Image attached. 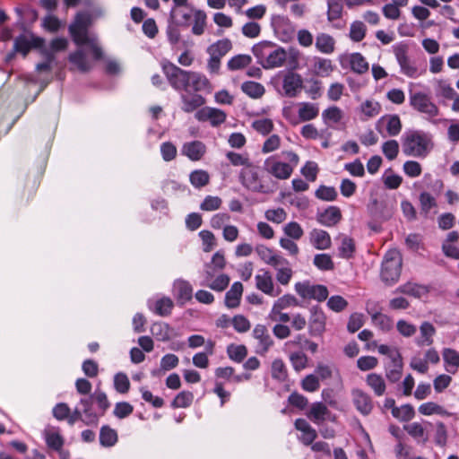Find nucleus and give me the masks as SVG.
I'll list each match as a JSON object with an SVG mask.
<instances>
[{
  "label": "nucleus",
  "mask_w": 459,
  "mask_h": 459,
  "mask_svg": "<svg viewBox=\"0 0 459 459\" xmlns=\"http://www.w3.org/2000/svg\"><path fill=\"white\" fill-rule=\"evenodd\" d=\"M310 242L319 250L328 249L332 244L330 235L325 230L317 229L310 232Z\"/></svg>",
  "instance_id": "29"
},
{
  "label": "nucleus",
  "mask_w": 459,
  "mask_h": 459,
  "mask_svg": "<svg viewBox=\"0 0 459 459\" xmlns=\"http://www.w3.org/2000/svg\"><path fill=\"white\" fill-rule=\"evenodd\" d=\"M211 89V83L207 77L198 72L189 71L187 78V91L193 90L195 92L209 91Z\"/></svg>",
  "instance_id": "21"
},
{
  "label": "nucleus",
  "mask_w": 459,
  "mask_h": 459,
  "mask_svg": "<svg viewBox=\"0 0 459 459\" xmlns=\"http://www.w3.org/2000/svg\"><path fill=\"white\" fill-rule=\"evenodd\" d=\"M174 290L178 301L182 305L191 300L193 297V288L188 281L184 280L176 281Z\"/></svg>",
  "instance_id": "31"
},
{
  "label": "nucleus",
  "mask_w": 459,
  "mask_h": 459,
  "mask_svg": "<svg viewBox=\"0 0 459 459\" xmlns=\"http://www.w3.org/2000/svg\"><path fill=\"white\" fill-rule=\"evenodd\" d=\"M193 17L194 24L192 26V33L200 36L204 32L206 26V13L202 10H195Z\"/></svg>",
  "instance_id": "43"
},
{
  "label": "nucleus",
  "mask_w": 459,
  "mask_h": 459,
  "mask_svg": "<svg viewBox=\"0 0 459 459\" xmlns=\"http://www.w3.org/2000/svg\"><path fill=\"white\" fill-rule=\"evenodd\" d=\"M360 112L367 117H374L381 111V105L375 100H367L359 107Z\"/></svg>",
  "instance_id": "51"
},
{
  "label": "nucleus",
  "mask_w": 459,
  "mask_h": 459,
  "mask_svg": "<svg viewBox=\"0 0 459 459\" xmlns=\"http://www.w3.org/2000/svg\"><path fill=\"white\" fill-rule=\"evenodd\" d=\"M316 197L322 201H333L337 197V191L333 186H321L316 191Z\"/></svg>",
  "instance_id": "64"
},
{
  "label": "nucleus",
  "mask_w": 459,
  "mask_h": 459,
  "mask_svg": "<svg viewBox=\"0 0 459 459\" xmlns=\"http://www.w3.org/2000/svg\"><path fill=\"white\" fill-rule=\"evenodd\" d=\"M173 301L169 298H162L155 302L154 312L160 316H167L171 313Z\"/></svg>",
  "instance_id": "53"
},
{
  "label": "nucleus",
  "mask_w": 459,
  "mask_h": 459,
  "mask_svg": "<svg viewBox=\"0 0 459 459\" xmlns=\"http://www.w3.org/2000/svg\"><path fill=\"white\" fill-rule=\"evenodd\" d=\"M252 53L264 69L281 67L287 58L285 49L271 41H262L254 45Z\"/></svg>",
  "instance_id": "3"
},
{
  "label": "nucleus",
  "mask_w": 459,
  "mask_h": 459,
  "mask_svg": "<svg viewBox=\"0 0 459 459\" xmlns=\"http://www.w3.org/2000/svg\"><path fill=\"white\" fill-rule=\"evenodd\" d=\"M299 306V300L291 294H285L276 299L271 309L283 310L291 307Z\"/></svg>",
  "instance_id": "47"
},
{
  "label": "nucleus",
  "mask_w": 459,
  "mask_h": 459,
  "mask_svg": "<svg viewBox=\"0 0 459 459\" xmlns=\"http://www.w3.org/2000/svg\"><path fill=\"white\" fill-rule=\"evenodd\" d=\"M294 426L297 430L301 432V436L299 437L300 442L305 446L311 445L317 437V433L315 429L305 419H297Z\"/></svg>",
  "instance_id": "19"
},
{
  "label": "nucleus",
  "mask_w": 459,
  "mask_h": 459,
  "mask_svg": "<svg viewBox=\"0 0 459 459\" xmlns=\"http://www.w3.org/2000/svg\"><path fill=\"white\" fill-rule=\"evenodd\" d=\"M342 0H327V20L333 22L342 17Z\"/></svg>",
  "instance_id": "46"
},
{
  "label": "nucleus",
  "mask_w": 459,
  "mask_h": 459,
  "mask_svg": "<svg viewBox=\"0 0 459 459\" xmlns=\"http://www.w3.org/2000/svg\"><path fill=\"white\" fill-rule=\"evenodd\" d=\"M114 386L117 392L126 394L130 389V381L125 373H117L114 377Z\"/></svg>",
  "instance_id": "61"
},
{
  "label": "nucleus",
  "mask_w": 459,
  "mask_h": 459,
  "mask_svg": "<svg viewBox=\"0 0 459 459\" xmlns=\"http://www.w3.org/2000/svg\"><path fill=\"white\" fill-rule=\"evenodd\" d=\"M419 412L422 415L429 416L432 414H444L445 410L442 406L436 403L428 402L420 405Z\"/></svg>",
  "instance_id": "63"
},
{
  "label": "nucleus",
  "mask_w": 459,
  "mask_h": 459,
  "mask_svg": "<svg viewBox=\"0 0 459 459\" xmlns=\"http://www.w3.org/2000/svg\"><path fill=\"white\" fill-rule=\"evenodd\" d=\"M272 377L280 381H284L287 378L286 366L281 359H276L273 361Z\"/></svg>",
  "instance_id": "57"
},
{
  "label": "nucleus",
  "mask_w": 459,
  "mask_h": 459,
  "mask_svg": "<svg viewBox=\"0 0 459 459\" xmlns=\"http://www.w3.org/2000/svg\"><path fill=\"white\" fill-rule=\"evenodd\" d=\"M161 67L169 83L174 90L187 91L189 71L183 70L169 61H163Z\"/></svg>",
  "instance_id": "5"
},
{
  "label": "nucleus",
  "mask_w": 459,
  "mask_h": 459,
  "mask_svg": "<svg viewBox=\"0 0 459 459\" xmlns=\"http://www.w3.org/2000/svg\"><path fill=\"white\" fill-rule=\"evenodd\" d=\"M409 99L411 107L427 117L432 118L439 114L437 106L428 94L421 91L411 92Z\"/></svg>",
  "instance_id": "6"
},
{
  "label": "nucleus",
  "mask_w": 459,
  "mask_h": 459,
  "mask_svg": "<svg viewBox=\"0 0 459 459\" xmlns=\"http://www.w3.org/2000/svg\"><path fill=\"white\" fill-rule=\"evenodd\" d=\"M366 35V26L362 22L356 21L351 24L350 38L354 42L361 41Z\"/></svg>",
  "instance_id": "56"
},
{
  "label": "nucleus",
  "mask_w": 459,
  "mask_h": 459,
  "mask_svg": "<svg viewBox=\"0 0 459 459\" xmlns=\"http://www.w3.org/2000/svg\"><path fill=\"white\" fill-rule=\"evenodd\" d=\"M183 155L193 161L200 160L206 152V146L201 141H191L185 143L181 148Z\"/></svg>",
  "instance_id": "17"
},
{
  "label": "nucleus",
  "mask_w": 459,
  "mask_h": 459,
  "mask_svg": "<svg viewBox=\"0 0 459 459\" xmlns=\"http://www.w3.org/2000/svg\"><path fill=\"white\" fill-rule=\"evenodd\" d=\"M372 321L374 325L378 326L382 331L388 332L393 327L392 319L382 313H375L372 315Z\"/></svg>",
  "instance_id": "59"
},
{
  "label": "nucleus",
  "mask_w": 459,
  "mask_h": 459,
  "mask_svg": "<svg viewBox=\"0 0 459 459\" xmlns=\"http://www.w3.org/2000/svg\"><path fill=\"white\" fill-rule=\"evenodd\" d=\"M258 171V167L250 163L246 168H242L239 174L240 181L249 190L266 193L268 188L262 184Z\"/></svg>",
  "instance_id": "7"
},
{
  "label": "nucleus",
  "mask_w": 459,
  "mask_h": 459,
  "mask_svg": "<svg viewBox=\"0 0 459 459\" xmlns=\"http://www.w3.org/2000/svg\"><path fill=\"white\" fill-rule=\"evenodd\" d=\"M342 219V212L336 206H329L323 212L317 213V221L320 224L332 227L336 225Z\"/></svg>",
  "instance_id": "23"
},
{
  "label": "nucleus",
  "mask_w": 459,
  "mask_h": 459,
  "mask_svg": "<svg viewBox=\"0 0 459 459\" xmlns=\"http://www.w3.org/2000/svg\"><path fill=\"white\" fill-rule=\"evenodd\" d=\"M395 292H400L414 298H421L429 293V288L424 285H420L414 282L408 281L399 286Z\"/></svg>",
  "instance_id": "33"
},
{
  "label": "nucleus",
  "mask_w": 459,
  "mask_h": 459,
  "mask_svg": "<svg viewBox=\"0 0 459 459\" xmlns=\"http://www.w3.org/2000/svg\"><path fill=\"white\" fill-rule=\"evenodd\" d=\"M303 89V80L300 74L287 72L282 78L283 95L288 98L297 97Z\"/></svg>",
  "instance_id": "10"
},
{
  "label": "nucleus",
  "mask_w": 459,
  "mask_h": 459,
  "mask_svg": "<svg viewBox=\"0 0 459 459\" xmlns=\"http://www.w3.org/2000/svg\"><path fill=\"white\" fill-rule=\"evenodd\" d=\"M252 335L258 342L256 352L259 354H265L274 344V342L264 325L259 324L255 325Z\"/></svg>",
  "instance_id": "12"
},
{
  "label": "nucleus",
  "mask_w": 459,
  "mask_h": 459,
  "mask_svg": "<svg viewBox=\"0 0 459 459\" xmlns=\"http://www.w3.org/2000/svg\"><path fill=\"white\" fill-rule=\"evenodd\" d=\"M402 255L399 251L389 250L383 260L381 267V279L386 284L396 282L402 270Z\"/></svg>",
  "instance_id": "4"
},
{
  "label": "nucleus",
  "mask_w": 459,
  "mask_h": 459,
  "mask_svg": "<svg viewBox=\"0 0 459 459\" xmlns=\"http://www.w3.org/2000/svg\"><path fill=\"white\" fill-rule=\"evenodd\" d=\"M180 99L182 101L181 109L186 113H192L205 104V99L200 94H182Z\"/></svg>",
  "instance_id": "27"
},
{
  "label": "nucleus",
  "mask_w": 459,
  "mask_h": 459,
  "mask_svg": "<svg viewBox=\"0 0 459 459\" xmlns=\"http://www.w3.org/2000/svg\"><path fill=\"white\" fill-rule=\"evenodd\" d=\"M366 383L377 396H382L385 394L386 385L381 375L376 373L368 374L366 377Z\"/></svg>",
  "instance_id": "36"
},
{
  "label": "nucleus",
  "mask_w": 459,
  "mask_h": 459,
  "mask_svg": "<svg viewBox=\"0 0 459 459\" xmlns=\"http://www.w3.org/2000/svg\"><path fill=\"white\" fill-rule=\"evenodd\" d=\"M189 180L193 186L201 188L209 183L210 176L205 170L196 169L190 173Z\"/></svg>",
  "instance_id": "45"
},
{
  "label": "nucleus",
  "mask_w": 459,
  "mask_h": 459,
  "mask_svg": "<svg viewBox=\"0 0 459 459\" xmlns=\"http://www.w3.org/2000/svg\"><path fill=\"white\" fill-rule=\"evenodd\" d=\"M309 333L313 336L322 335L325 331L326 317L318 307H313L310 310Z\"/></svg>",
  "instance_id": "15"
},
{
  "label": "nucleus",
  "mask_w": 459,
  "mask_h": 459,
  "mask_svg": "<svg viewBox=\"0 0 459 459\" xmlns=\"http://www.w3.org/2000/svg\"><path fill=\"white\" fill-rule=\"evenodd\" d=\"M392 356L393 359L385 368V377L390 382L396 383L402 377L403 363L400 353H394Z\"/></svg>",
  "instance_id": "22"
},
{
  "label": "nucleus",
  "mask_w": 459,
  "mask_h": 459,
  "mask_svg": "<svg viewBox=\"0 0 459 459\" xmlns=\"http://www.w3.org/2000/svg\"><path fill=\"white\" fill-rule=\"evenodd\" d=\"M315 47L320 53L332 54L335 49V39L330 34L318 33L316 37Z\"/></svg>",
  "instance_id": "28"
},
{
  "label": "nucleus",
  "mask_w": 459,
  "mask_h": 459,
  "mask_svg": "<svg viewBox=\"0 0 459 459\" xmlns=\"http://www.w3.org/2000/svg\"><path fill=\"white\" fill-rule=\"evenodd\" d=\"M433 147L434 143L429 133L411 130L402 136V150L406 156L423 159L429 155Z\"/></svg>",
  "instance_id": "2"
},
{
  "label": "nucleus",
  "mask_w": 459,
  "mask_h": 459,
  "mask_svg": "<svg viewBox=\"0 0 459 459\" xmlns=\"http://www.w3.org/2000/svg\"><path fill=\"white\" fill-rule=\"evenodd\" d=\"M265 165L268 172L279 179L289 178L293 171V168L286 162L267 160Z\"/></svg>",
  "instance_id": "25"
},
{
  "label": "nucleus",
  "mask_w": 459,
  "mask_h": 459,
  "mask_svg": "<svg viewBox=\"0 0 459 459\" xmlns=\"http://www.w3.org/2000/svg\"><path fill=\"white\" fill-rule=\"evenodd\" d=\"M314 69L317 75L325 77L330 75L333 71V65L330 59L316 57Z\"/></svg>",
  "instance_id": "44"
},
{
  "label": "nucleus",
  "mask_w": 459,
  "mask_h": 459,
  "mask_svg": "<svg viewBox=\"0 0 459 459\" xmlns=\"http://www.w3.org/2000/svg\"><path fill=\"white\" fill-rule=\"evenodd\" d=\"M44 437L47 446L55 451L60 452L63 448L65 440L63 437L54 428H48L44 430Z\"/></svg>",
  "instance_id": "34"
},
{
  "label": "nucleus",
  "mask_w": 459,
  "mask_h": 459,
  "mask_svg": "<svg viewBox=\"0 0 459 459\" xmlns=\"http://www.w3.org/2000/svg\"><path fill=\"white\" fill-rule=\"evenodd\" d=\"M351 69L359 74L366 73L369 66L365 57L360 53H353L350 56Z\"/></svg>",
  "instance_id": "39"
},
{
  "label": "nucleus",
  "mask_w": 459,
  "mask_h": 459,
  "mask_svg": "<svg viewBox=\"0 0 459 459\" xmlns=\"http://www.w3.org/2000/svg\"><path fill=\"white\" fill-rule=\"evenodd\" d=\"M290 361L293 368L299 372L307 368L308 358L304 352L297 351L290 355Z\"/></svg>",
  "instance_id": "55"
},
{
  "label": "nucleus",
  "mask_w": 459,
  "mask_h": 459,
  "mask_svg": "<svg viewBox=\"0 0 459 459\" xmlns=\"http://www.w3.org/2000/svg\"><path fill=\"white\" fill-rule=\"evenodd\" d=\"M229 358L235 362H241L247 355V349L245 345L230 344L227 348Z\"/></svg>",
  "instance_id": "49"
},
{
  "label": "nucleus",
  "mask_w": 459,
  "mask_h": 459,
  "mask_svg": "<svg viewBox=\"0 0 459 459\" xmlns=\"http://www.w3.org/2000/svg\"><path fill=\"white\" fill-rule=\"evenodd\" d=\"M435 334L436 328L434 325L425 321L420 326V337L417 339L416 342L419 346H430L434 342L433 337Z\"/></svg>",
  "instance_id": "32"
},
{
  "label": "nucleus",
  "mask_w": 459,
  "mask_h": 459,
  "mask_svg": "<svg viewBox=\"0 0 459 459\" xmlns=\"http://www.w3.org/2000/svg\"><path fill=\"white\" fill-rule=\"evenodd\" d=\"M352 403L357 411L366 416L371 413L373 410V402L368 394L361 389L351 390Z\"/></svg>",
  "instance_id": "14"
},
{
  "label": "nucleus",
  "mask_w": 459,
  "mask_h": 459,
  "mask_svg": "<svg viewBox=\"0 0 459 459\" xmlns=\"http://www.w3.org/2000/svg\"><path fill=\"white\" fill-rule=\"evenodd\" d=\"M394 56L396 60L401 67V71L403 74L407 75L408 77L414 78L418 74L417 68L411 64L410 59L408 57V47L405 44L400 43L394 45Z\"/></svg>",
  "instance_id": "9"
},
{
  "label": "nucleus",
  "mask_w": 459,
  "mask_h": 459,
  "mask_svg": "<svg viewBox=\"0 0 459 459\" xmlns=\"http://www.w3.org/2000/svg\"><path fill=\"white\" fill-rule=\"evenodd\" d=\"M117 442V433L109 426H102L100 431V443L103 446H112Z\"/></svg>",
  "instance_id": "38"
},
{
  "label": "nucleus",
  "mask_w": 459,
  "mask_h": 459,
  "mask_svg": "<svg viewBox=\"0 0 459 459\" xmlns=\"http://www.w3.org/2000/svg\"><path fill=\"white\" fill-rule=\"evenodd\" d=\"M42 43L40 38H33L30 41L25 35H20L14 39L13 51L26 56L32 47H40Z\"/></svg>",
  "instance_id": "26"
},
{
  "label": "nucleus",
  "mask_w": 459,
  "mask_h": 459,
  "mask_svg": "<svg viewBox=\"0 0 459 459\" xmlns=\"http://www.w3.org/2000/svg\"><path fill=\"white\" fill-rule=\"evenodd\" d=\"M194 400V394L189 391H182L178 393L171 402L173 408H186L189 407Z\"/></svg>",
  "instance_id": "48"
},
{
  "label": "nucleus",
  "mask_w": 459,
  "mask_h": 459,
  "mask_svg": "<svg viewBox=\"0 0 459 459\" xmlns=\"http://www.w3.org/2000/svg\"><path fill=\"white\" fill-rule=\"evenodd\" d=\"M69 62L81 73H88L92 69V63L82 48H78L68 56Z\"/></svg>",
  "instance_id": "20"
},
{
  "label": "nucleus",
  "mask_w": 459,
  "mask_h": 459,
  "mask_svg": "<svg viewBox=\"0 0 459 459\" xmlns=\"http://www.w3.org/2000/svg\"><path fill=\"white\" fill-rule=\"evenodd\" d=\"M241 90L253 99L261 98L265 91L264 87L261 83L252 81L243 82Z\"/></svg>",
  "instance_id": "40"
},
{
  "label": "nucleus",
  "mask_w": 459,
  "mask_h": 459,
  "mask_svg": "<svg viewBox=\"0 0 459 459\" xmlns=\"http://www.w3.org/2000/svg\"><path fill=\"white\" fill-rule=\"evenodd\" d=\"M252 127L263 135L270 134L273 129V123L270 118H262L253 121Z\"/></svg>",
  "instance_id": "60"
},
{
  "label": "nucleus",
  "mask_w": 459,
  "mask_h": 459,
  "mask_svg": "<svg viewBox=\"0 0 459 459\" xmlns=\"http://www.w3.org/2000/svg\"><path fill=\"white\" fill-rule=\"evenodd\" d=\"M392 415L400 421H409L415 416V411L412 405L407 403L401 407L393 408Z\"/></svg>",
  "instance_id": "42"
},
{
  "label": "nucleus",
  "mask_w": 459,
  "mask_h": 459,
  "mask_svg": "<svg viewBox=\"0 0 459 459\" xmlns=\"http://www.w3.org/2000/svg\"><path fill=\"white\" fill-rule=\"evenodd\" d=\"M243 293V285L239 281L234 282L225 295V305L229 308H235L239 306Z\"/></svg>",
  "instance_id": "30"
},
{
  "label": "nucleus",
  "mask_w": 459,
  "mask_h": 459,
  "mask_svg": "<svg viewBox=\"0 0 459 459\" xmlns=\"http://www.w3.org/2000/svg\"><path fill=\"white\" fill-rule=\"evenodd\" d=\"M258 256L271 266L287 265L288 260L283 256L277 255L273 249L265 246H258L255 248Z\"/></svg>",
  "instance_id": "18"
},
{
  "label": "nucleus",
  "mask_w": 459,
  "mask_h": 459,
  "mask_svg": "<svg viewBox=\"0 0 459 459\" xmlns=\"http://www.w3.org/2000/svg\"><path fill=\"white\" fill-rule=\"evenodd\" d=\"M299 117L300 121H310L315 119L319 114V108L317 104L311 102H300L299 103Z\"/></svg>",
  "instance_id": "35"
},
{
  "label": "nucleus",
  "mask_w": 459,
  "mask_h": 459,
  "mask_svg": "<svg viewBox=\"0 0 459 459\" xmlns=\"http://www.w3.org/2000/svg\"><path fill=\"white\" fill-rule=\"evenodd\" d=\"M232 48L231 41L229 39H223L212 44L207 48L209 56H213L218 58L223 57Z\"/></svg>",
  "instance_id": "37"
},
{
  "label": "nucleus",
  "mask_w": 459,
  "mask_h": 459,
  "mask_svg": "<svg viewBox=\"0 0 459 459\" xmlns=\"http://www.w3.org/2000/svg\"><path fill=\"white\" fill-rule=\"evenodd\" d=\"M276 270V280L281 285H288L293 275L292 269L287 265L273 266Z\"/></svg>",
  "instance_id": "54"
},
{
  "label": "nucleus",
  "mask_w": 459,
  "mask_h": 459,
  "mask_svg": "<svg viewBox=\"0 0 459 459\" xmlns=\"http://www.w3.org/2000/svg\"><path fill=\"white\" fill-rule=\"evenodd\" d=\"M338 250L340 256L342 258H351L355 251L354 240L350 237L343 236Z\"/></svg>",
  "instance_id": "52"
},
{
  "label": "nucleus",
  "mask_w": 459,
  "mask_h": 459,
  "mask_svg": "<svg viewBox=\"0 0 459 459\" xmlns=\"http://www.w3.org/2000/svg\"><path fill=\"white\" fill-rule=\"evenodd\" d=\"M296 292L305 299L324 301L328 297V290L324 285H313L309 281L297 282L294 286Z\"/></svg>",
  "instance_id": "8"
},
{
  "label": "nucleus",
  "mask_w": 459,
  "mask_h": 459,
  "mask_svg": "<svg viewBox=\"0 0 459 459\" xmlns=\"http://www.w3.org/2000/svg\"><path fill=\"white\" fill-rule=\"evenodd\" d=\"M307 416L316 424H320L326 420H333L334 419L327 406L321 402L312 403Z\"/></svg>",
  "instance_id": "16"
},
{
  "label": "nucleus",
  "mask_w": 459,
  "mask_h": 459,
  "mask_svg": "<svg viewBox=\"0 0 459 459\" xmlns=\"http://www.w3.org/2000/svg\"><path fill=\"white\" fill-rule=\"evenodd\" d=\"M195 10H187L186 7H173L170 10V19L176 26L188 27Z\"/></svg>",
  "instance_id": "24"
},
{
  "label": "nucleus",
  "mask_w": 459,
  "mask_h": 459,
  "mask_svg": "<svg viewBox=\"0 0 459 459\" xmlns=\"http://www.w3.org/2000/svg\"><path fill=\"white\" fill-rule=\"evenodd\" d=\"M256 288L266 295L278 297L281 293L279 287H275L270 272L263 270L262 273L255 277Z\"/></svg>",
  "instance_id": "13"
},
{
  "label": "nucleus",
  "mask_w": 459,
  "mask_h": 459,
  "mask_svg": "<svg viewBox=\"0 0 459 459\" xmlns=\"http://www.w3.org/2000/svg\"><path fill=\"white\" fill-rule=\"evenodd\" d=\"M251 62L252 58L249 55H237L228 61L227 66L229 70L236 71L247 66Z\"/></svg>",
  "instance_id": "50"
},
{
  "label": "nucleus",
  "mask_w": 459,
  "mask_h": 459,
  "mask_svg": "<svg viewBox=\"0 0 459 459\" xmlns=\"http://www.w3.org/2000/svg\"><path fill=\"white\" fill-rule=\"evenodd\" d=\"M91 23V15L87 12H78L73 22L69 25L68 30L73 39L74 44L79 47L83 45H89L93 58L95 60H100L103 56L102 49L98 46L96 39L91 37L88 32V29Z\"/></svg>",
  "instance_id": "1"
},
{
  "label": "nucleus",
  "mask_w": 459,
  "mask_h": 459,
  "mask_svg": "<svg viewBox=\"0 0 459 459\" xmlns=\"http://www.w3.org/2000/svg\"><path fill=\"white\" fill-rule=\"evenodd\" d=\"M443 359L447 365V371L455 373L459 368V353L453 349L446 348L443 351Z\"/></svg>",
  "instance_id": "41"
},
{
  "label": "nucleus",
  "mask_w": 459,
  "mask_h": 459,
  "mask_svg": "<svg viewBox=\"0 0 459 459\" xmlns=\"http://www.w3.org/2000/svg\"><path fill=\"white\" fill-rule=\"evenodd\" d=\"M195 117L200 122L209 121L211 126H218L225 122L227 116L219 108L204 107L195 112Z\"/></svg>",
  "instance_id": "11"
},
{
  "label": "nucleus",
  "mask_w": 459,
  "mask_h": 459,
  "mask_svg": "<svg viewBox=\"0 0 459 459\" xmlns=\"http://www.w3.org/2000/svg\"><path fill=\"white\" fill-rule=\"evenodd\" d=\"M314 264L323 271H330L334 268L332 257L328 254L316 255L314 257Z\"/></svg>",
  "instance_id": "58"
},
{
  "label": "nucleus",
  "mask_w": 459,
  "mask_h": 459,
  "mask_svg": "<svg viewBox=\"0 0 459 459\" xmlns=\"http://www.w3.org/2000/svg\"><path fill=\"white\" fill-rule=\"evenodd\" d=\"M382 151L386 159L394 160L399 152V144L396 140H388L383 143Z\"/></svg>",
  "instance_id": "62"
}]
</instances>
